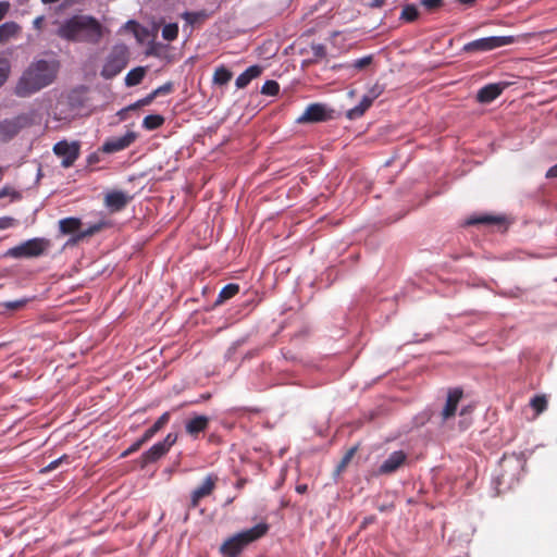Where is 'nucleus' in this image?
I'll return each mask as SVG.
<instances>
[{
    "instance_id": "obj_1",
    "label": "nucleus",
    "mask_w": 557,
    "mask_h": 557,
    "mask_svg": "<svg viewBox=\"0 0 557 557\" xmlns=\"http://www.w3.org/2000/svg\"><path fill=\"white\" fill-rule=\"evenodd\" d=\"M59 62L54 59H36L22 73L15 85V95L28 97L51 85L58 74Z\"/></svg>"
},
{
    "instance_id": "obj_2",
    "label": "nucleus",
    "mask_w": 557,
    "mask_h": 557,
    "mask_svg": "<svg viewBox=\"0 0 557 557\" xmlns=\"http://www.w3.org/2000/svg\"><path fill=\"white\" fill-rule=\"evenodd\" d=\"M58 35L66 40L96 44L102 37V26L92 16L74 15L61 24Z\"/></svg>"
},
{
    "instance_id": "obj_3",
    "label": "nucleus",
    "mask_w": 557,
    "mask_h": 557,
    "mask_svg": "<svg viewBox=\"0 0 557 557\" xmlns=\"http://www.w3.org/2000/svg\"><path fill=\"white\" fill-rule=\"evenodd\" d=\"M268 529L267 523H258L227 539L222 544L220 550L226 557H236L249 543L262 537L268 532Z\"/></svg>"
},
{
    "instance_id": "obj_4",
    "label": "nucleus",
    "mask_w": 557,
    "mask_h": 557,
    "mask_svg": "<svg viewBox=\"0 0 557 557\" xmlns=\"http://www.w3.org/2000/svg\"><path fill=\"white\" fill-rule=\"evenodd\" d=\"M40 121V116L36 110L21 113L11 119L0 122V140L8 141L16 136L22 129L29 127Z\"/></svg>"
},
{
    "instance_id": "obj_5",
    "label": "nucleus",
    "mask_w": 557,
    "mask_h": 557,
    "mask_svg": "<svg viewBox=\"0 0 557 557\" xmlns=\"http://www.w3.org/2000/svg\"><path fill=\"white\" fill-rule=\"evenodd\" d=\"M530 35H521L518 37L515 36H492V37H484L480 38L473 41H470L463 46V51L466 52H485L491 51L504 46H508L515 42L520 41L521 39L524 40Z\"/></svg>"
},
{
    "instance_id": "obj_6",
    "label": "nucleus",
    "mask_w": 557,
    "mask_h": 557,
    "mask_svg": "<svg viewBox=\"0 0 557 557\" xmlns=\"http://www.w3.org/2000/svg\"><path fill=\"white\" fill-rule=\"evenodd\" d=\"M50 247V242L46 238H32L22 244L10 248L5 256L12 258H34L44 255Z\"/></svg>"
},
{
    "instance_id": "obj_7",
    "label": "nucleus",
    "mask_w": 557,
    "mask_h": 557,
    "mask_svg": "<svg viewBox=\"0 0 557 557\" xmlns=\"http://www.w3.org/2000/svg\"><path fill=\"white\" fill-rule=\"evenodd\" d=\"M128 51L125 46H114L107 57L101 70V76L109 79L116 76L127 64Z\"/></svg>"
},
{
    "instance_id": "obj_8",
    "label": "nucleus",
    "mask_w": 557,
    "mask_h": 557,
    "mask_svg": "<svg viewBox=\"0 0 557 557\" xmlns=\"http://www.w3.org/2000/svg\"><path fill=\"white\" fill-rule=\"evenodd\" d=\"M78 141L61 140L53 146V152L62 159L61 164L63 168H70L74 164L79 156Z\"/></svg>"
},
{
    "instance_id": "obj_9",
    "label": "nucleus",
    "mask_w": 557,
    "mask_h": 557,
    "mask_svg": "<svg viewBox=\"0 0 557 557\" xmlns=\"http://www.w3.org/2000/svg\"><path fill=\"white\" fill-rule=\"evenodd\" d=\"M176 440L177 435L170 433L163 441L152 445L143 456L145 462H153L161 458L175 444Z\"/></svg>"
},
{
    "instance_id": "obj_10",
    "label": "nucleus",
    "mask_w": 557,
    "mask_h": 557,
    "mask_svg": "<svg viewBox=\"0 0 557 557\" xmlns=\"http://www.w3.org/2000/svg\"><path fill=\"white\" fill-rule=\"evenodd\" d=\"M137 138L135 132H127L121 137H113L104 141L102 145V151L106 153H114L129 147Z\"/></svg>"
},
{
    "instance_id": "obj_11",
    "label": "nucleus",
    "mask_w": 557,
    "mask_h": 557,
    "mask_svg": "<svg viewBox=\"0 0 557 557\" xmlns=\"http://www.w3.org/2000/svg\"><path fill=\"white\" fill-rule=\"evenodd\" d=\"M327 119V109L324 104L313 103L307 107L297 119L298 123L321 122Z\"/></svg>"
},
{
    "instance_id": "obj_12",
    "label": "nucleus",
    "mask_w": 557,
    "mask_h": 557,
    "mask_svg": "<svg viewBox=\"0 0 557 557\" xmlns=\"http://www.w3.org/2000/svg\"><path fill=\"white\" fill-rule=\"evenodd\" d=\"M407 459V455L403 450L393 451L380 466L377 472L380 474H391L395 472Z\"/></svg>"
},
{
    "instance_id": "obj_13",
    "label": "nucleus",
    "mask_w": 557,
    "mask_h": 557,
    "mask_svg": "<svg viewBox=\"0 0 557 557\" xmlns=\"http://www.w3.org/2000/svg\"><path fill=\"white\" fill-rule=\"evenodd\" d=\"M505 84L495 83L482 87L476 95L478 101L488 103L495 100L504 90Z\"/></svg>"
},
{
    "instance_id": "obj_14",
    "label": "nucleus",
    "mask_w": 557,
    "mask_h": 557,
    "mask_svg": "<svg viewBox=\"0 0 557 557\" xmlns=\"http://www.w3.org/2000/svg\"><path fill=\"white\" fill-rule=\"evenodd\" d=\"M461 396L462 392L459 388L449 391L445 407L442 410V418L444 421L455 416Z\"/></svg>"
},
{
    "instance_id": "obj_15",
    "label": "nucleus",
    "mask_w": 557,
    "mask_h": 557,
    "mask_svg": "<svg viewBox=\"0 0 557 557\" xmlns=\"http://www.w3.org/2000/svg\"><path fill=\"white\" fill-rule=\"evenodd\" d=\"M22 32V27L16 22L10 21L0 25V45L16 39Z\"/></svg>"
},
{
    "instance_id": "obj_16",
    "label": "nucleus",
    "mask_w": 557,
    "mask_h": 557,
    "mask_svg": "<svg viewBox=\"0 0 557 557\" xmlns=\"http://www.w3.org/2000/svg\"><path fill=\"white\" fill-rule=\"evenodd\" d=\"M128 201V197L123 191H111L104 198L106 206L113 212L122 210Z\"/></svg>"
},
{
    "instance_id": "obj_17",
    "label": "nucleus",
    "mask_w": 557,
    "mask_h": 557,
    "mask_svg": "<svg viewBox=\"0 0 557 557\" xmlns=\"http://www.w3.org/2000/svg\"><path fill=\"white\" fill-rule=\"evenodd\" d=\"M214 488V480L212 476H207L205 481L201 483L199 487L194 490L191 494V504L193 506H197L199 500L208 495L211 494V492Z\"/></svg>"
},
{
    "instance_id": "obj_18",
    "label": "nucleus",
    "mask_w": 557,
    "mask_h": 557,
    "mask_svg": "<svg viewBox=\"0 0 557 557\" xmlns=\"http://www.w3.org/2000/svg\"><path fill=\"white\" fill-rule=\"evenodd\" d=\"M262 73V67L259 65H251L247 70H245L242 74L236 78V87L242 89L245 88L249 83L257 78Z\"/></svg>"
},
{
    "instance_id": "obj_19",
    "label": "nucleus",
    "mask_w": 557,
    "mask_h": 557,
    "mask_svg": "<svg viewBox=\"0 0 557 557\" xmlns=\"http://www.w3.org/2000/svg\"><path fill=\"white\" fill-rule=\"evenodd\" d=\"M208 424L209 418L207 416H196L186 422L185 429L188 434L194 436L205 431Z\"/></svg>"
},
{
    "instance_id": "obj_20",
    "label": "nucleus",
    "mask_w": 557,
    "mask_h": 557,
    "mask_svg": "<svg viewBox=\"0 0 557 557\" xmlns=\"http://www.w3.org/2000/svg\"><path fill=\"white\" fill-rule=\"evenodd\" d=\"M372 101H370L366 96L362 97L361 101L347 111V117L350 120L361 117L364 112L372 106Z\"/></svg>"
},
{
    "instance_id": "obj_21",
    "label": "nucleus",
    "mask_w": 557,
    "mask_h": 557,
    "mask_svg": "<svg viewBox=\"0 0 557 557\" xmlns=\"http://www.w3.org/2000/svg\"><path fill=\"white\" fill-rule=\"evenodd\" d=\"M81 227V220L77 218H66L59 221L60 232L63 234H71L78 231Z\"/></svg>"
},
{
    "instance_id": "obj_22",
    "label": "nucleus",
    "mask_w": 557,
    "mask_h": 557,
    "mask_svg": "<svg viewBox=\"0 0 557 557\" xmlns=\"http://www.w3.org/2000/svg\"><path fill=\"white\" fill-rule=\"evenodd\" d=\"M170 420V413L169 412H164L156 422L154 424L149 428L145 433H144V441H149L150 438H152L154 436V434L160 430L162 429Z\"/></svg>"
},
{
    "instance_id": "obj_23",
    "label": "nucleus",
    "mask_w": 557,
    "mask_h": 557,
    "mask_svg": "<svg viewBox=\"0 0 557 557\" xmlns=\"http://www.w3.org/2000/svg\"><path fill=\"white\" fill-rule=\"evenodd\" d=\"M146 71L144 67H136L131 70L125 76V85L126 86H136L138 85L145 77Z\"/></svg>"
},
{
    "instance_id": "obj_24",
    "label": "nucleus",
    "mask_w": 557,
    "mask_h": 557,
    "mask_svg": "<svg viewBox=\"0 0 557 557\" xmlns=\"http://www.w3.org/2000/svg\"><path fill=\"white\" fill-rule=\"evenodd\" d=\"M231 78L232 72L224 66H219L214 71L212 81L215 85L223 86L226 85L231 81Z\"/></svg>"
},
{
    "instance_id": "obj_25",
    "label": "nucleus",
    "mask_w": 557,
    "mask_h": 557,
    "mask_svg": "<svg viewBox=\"0 0 557 557\" xmlns=\"http://www.w3.org/2000/svg\"><path fill=\"white\" fill-rule=\"evenodd\" d=\"M164 123V117L160 114L147 115L143 121V127L148 131L159 128Z\"/></svg>"
},
{
    "instance_id": "obj_26",
    "label": "nucleus",
    "mask_w": 557,
    "mask_h": 557,
    "mask_svg": "<svg viewBox=\"0 0 557 557\" xmlns=\"http://www.w3.org/2000/svg\"><path fill=\"white\" fill-rule=\"evenodd\" d=\"M239 290V286L237 284H228L224 286L216 299V302H223L232 297H234Z\"/></svg>"
},
{
    "instance_id": "obj_27",
    "label": "nucleus",
    "mask_w": 557,
    "mask_h": 557,
    "mask_svg": "<svg viewBox=\"0 0 557 557\" xmlns=\"http://www.w3.org/2000/svg\"><path fill=\"white\" fill-rule=\"evenodd\" d=\"M418 15V9L413 4H408L401 10L400 20L405 22H413Z\"/></svg>"
},
{
    "instance_id": "obj_28",
    "label": "nucleus",
    "mask_w": 557,
    "mask_h": 557,
    "mask_svg": "<svg viewBox=\"0 0 557 557\" xmlns=\"http://www.w3.org/2000/svg\"><path fill=\"white\" fill-rule=\"evenodd\" d=\"M11 73V63L7 58H0V87L7 82Z\"/></svg>"
},
{
    "instance_id": "obj_29",
    "label": "nucleus",
    "mask_w": 557,
    "mask_h": 557,
    "mask_svg": "<svg viewBox=\"0 0 557 557\" xmlns=\"http://www.w3.org/2000/svg\"><path fill=\"white\" fill-rule=\"evenodd\" d=\"M177 35H178V26L176 23L166 24L162 28V37L165 40L172 41L177 37Z\"/></svg>"
},
{
    "instance_id": "obj_30",
    "label": "nucleus",
    "mask_w": 557,
    "mask_h": 557,
    "mask_svg": "<svg viewBox=\"0 0 557 557\" xmlns=\"http://www.w3.org/2000/svg\"><path fill=\"white\" fill-rule=\"evenodd\" d=\"M530 406L540 414L546 409L547 400L544 396H535L531 399Z\"/></svg>"
},
{
    "instance_id": "obj_31",
    "label": "nucleus",
    "mask_w": 557,
    "mask_h": 557,
    "mask_svg": "<svg viewBox=\"0 0 557 557\" xmlns=\"http://www.w3.org/2000/svg\"><path fill=\"white\" fill-rule=\"evenodd\" d=\"M278 91L280 85L275 81H267L261 88V92L267 96H275Z\"/></svg>"
},
{
    "instance_id": "obj_32",
    "label": "nucleus",
    "mask_w": 557,
    "mask_h": 557,
    "mask_svg": "<svg viewBox=\"0 0 557 557\" xmlns=\"http://www.w3.org/2000/svg\"><path fill=\"white\" fill-rule=\"evenodd\" d=\"M372 62V55H366L360 59L354 60L348 67L360 71L370 65Z\"/></svg>"
},
{
    "instance_id": "obj_33",
    "label": "nucleus",
    "mask_w": 557,
    "mask_h": 557,
    "mask_svg": "<svg viewBox=\"0 0 557 557\" xmlns=\"http://www.w3.org/2000/svg\"><path fill=\"white\" fill-rule=\"evenodd\" d=\"M384 91V87L380 84H374L373 86H371L367 92L363 95L366 96L370 101H374L375 99H377Z\"/></svg>"
},
{
    "instance_id": "obj_34",
    "label": "nucleus",
    "mask_w": 557,
    "mask_h": 557,
    "mask_svg": "<svg viewBox=\"0 0 557 557\" xmlns=\"http://www.w3.org/2000/svg\"><path fill=\"white\" fill-rule=\"evenodd\" d=\"M10 198L11 200L18 199L21 197L20 193L15 190L12 186H3L0 189V199L2 198Z\"/></svg>"
},
{
    "instance_id": "obj_35",
    "label": "nucleus",
    "mask_w": 557,
    "mask_h": 557,
    "mask_svg": "<svg viewBox=\"0 0 557 557\" xmlns=\"http://www.w3.org/2000/svg\"><path fill=\"white\" fill-rule=\"evenodd\" d=\"M102 226H103V223H96V224H92V225H90L87 230L82 231V232L77 235L76 239H82V238H84V237L90 236V235H92V234H95V233L99 232V231L102 228Z\"/></svg>"
},
{
    "instance_id": "obj_36",
    "label": "nucleus",
    "mask_w": 557,
    "mask_h": 557,
    "mask_svg": "<svg viewBox=\"0 0 557 557\" xmlns=\"http://www.w3.org/2000/svg\"><path fill=\"white\" fill-rule=\"evenodd\" d=\"M67 461H69V457L66 455H63V456L52 460L48 466H46L42 469V472L52 471V470L57 469L61 463L67 462Z\"/></svg>"
},
{
    "instance_id": "obj_37",
    "label": "nucleus",
    "mask_w": 557,
    "mask_h": 557,
    "mask_svg": "<svg viewBox=\"0 0 557 557\" xmlns=\"http://www.w3.org/2000/svg\"><path fill=\"white\" fill-rule=\"evenodd\" d=\"M27 304V299H20L15 301H7L3 304V307L9 310H16L24 307Z\"/></svg>"
},
{
    "instance_id": "obj_38",
    "label": "nucleus",
    "mask_w": 557,
    "mask_h": 557,
    "mask_svg": "<svg viewBox=\"0 0 557 557\" xmlns=\"http://www.w3.org/2000/svg\"><path fill=\"white\" fill-rule=\"evenodd\" d=\"M154 95L151 92L150 95H148L146 98L144 99H140L138 100L136 103L129 106L126 110H129V109H136V108H139L141 106H146V104H149L153 99H154Z\"/></svg>"
},
{
    "instance_id": "obj_39",
    "label": "nucleus",
    "mask_w": 557,
    "mask_h": 557,
    "mask_svg": "<svg viewBox=\"0 0 557 557\" xmlns=\"http://www.w3.org/2000/svg\"><path fill=\"white\" fill-rule=\"evenodd\" d=\"M497 221L496 218L491 215H483L478 219H471L468 221L469 224H476V223H495Z\"/></svg>"
},
{
    "instance_id": "obj_40",
    "label": "nucleus",
    "mask_w": 557,
    "mask_h": 557,
    "mask_svg": "<svg viewBox=\"0 0 557 557\" xmlns=\"http://www.w3.org/2000/svg\"><path fill=\"white\" fill-rule=\"evenodd\" d=\"M443 3V0H422L421 4L429 10L436 9L441 7Z\"/></svg>"
},
{
    "instance_id": "obj_41",
    "label": "nucleus",
    "mask_w": 557,
    "mask_h": 557,
    "mask_svg": "<svg viewBox=\"0 0 557 557\" xmlns=\"http://www.w3.org/2000/svg\"><path fill=\"white\" fill-rule=\"evenodd\" d=\"M171 90H172V84L166 83V84L158 87L156 90H153L152 94L154 95V97H157L158 95L169 94Z\"/></svg>"
},
{
    "instance_id": "obj_42",
    "label": "nucleus",
    "mask_w": 557,
    "mask_h": 557,
    "mask_svg": "<svg viewBox=\"0 0 557 557\" xmlns=\"http://www.w3.org/2000/svg\"><path fill=\"white\" fill-rule=\"evenodd\" d=\"M14 220L10 216L0 218V230H5L13 226Z\"/></svg>"
},
{
    "instance_id": "obj_43",
    "label": "nucleus",
    "mask_w": 557,
    "mask_h": 557,
    "mask_svg": "<svg viewBox=\"0 0 557 557\" xmlns=\"http://www.w3.org/2000/svg\"><path fill=\"white\" fill-rule=\"evenodd\" d=\"M10 10V3L8 1H0V21H2Z\"/></svg>"
},
{
    "instance_id": "obj_44",
    "label": "nucleus",
    "mask_w": 557,
    "mask_h": 557,
    "mask_svg": "<svg viewBox=\"0 0 557 557\" xmlns=\"http://www.w3.org/2000/svg\"><path fill=\"white\" fill-rule=\"evenodd\" d=\"M147 441H144V435L137 440L125 453L124 455H127L129 453L136 451L144 443Z\"/></svg>"
},
{
    "instance_id": "obj_45",
    "label": "nucleus",
    "mask_w": 557,
    "mask_h": 557,
    "mask_svg": "<svg viewBox=\"0 0 557 557\" xmlns=\"http://www.w3.org/2000/svg\"><path fill=\"white\" fill-rule=\"evenodd\" d=\"M42 22H44V16H37V17L33 21V26H34L36 29H40V28H41V25H42Z\"/></svg>"
},
{
    "instance_id": "obj_46",
    "label": "nucleus",
    "mask_w": 557,
    "mask_h": 557,
    "mask_svg": "<svg viewBox=\"0 0 557 557\" xmlns=\"http://www.w3.org/2000/svg\"><path fill=\"white\" fill-rule=\"evenodd\" d=\"M546 177H557V164L547 171Z\"/></svg>"
},
{
    "instance_id": "obj_47",
    "label": "nucleus",
    "mask_w": 557,
    "mask_h": 557,
    "mask_svg": "<svg viewBox=\"0 0 557 557\" xmlns=\"http://www.w3.org/2000/svg\"><path fill=\"white\" fill-rule=\"evenodd\" d=\"M352 454H354V449H351L348 454H346V456L342 460L341 467H345L349 462Z\"/></svg>"
},
{
    "instance_id": "obj_48",
    "label": "nucleus",
    "mask_w": 557,
    "mask_h": 557,
    "mask_svg": "<svg viewBox=\"0 0 557 557\" xmlns=\"http://www.w3.org/2000/svg\"><path fill=\"white\" fill-rule=\"evenodd\" d=\"M296 491L299 493V494H302L307 491V485L306 484H300V485H297L296 486Z\"/></svg>"
},
{
    "instance_id": "obj_49",
    "label": "nucleus",
    "mask_w": 557,
    "mask_h": 557,
    "mask_svg": "<svg viewBox=\"0 0 557 557\" xmlns=\"http://www.w3.org/2000/svg\"><path fill=\"white\" fill-rule=\"evenodd\" d=\"M384 0H373L372 5L373 7H381L383 5Z\"/></svg>"
},
{
    "instance_id": "obj_50",
    "label": "nucleus",
    "mask_w": 557,
    "mask_h": 557,
    "mask_svg": "<svg viewBox=\"0 0 557 557\" xmlns=\"http://www.w3.org/2000/svg\"><path fill=\"white\" fill-rule=\"evenodd\" d=\"M458 1H459L460 3L471 5V4H473L476 0H458Z\"/></svg>"
},
{
    "instance_id": "obj_51",
    "label": "nucleus",
    "mask_w": 557,
    "mask_h": 557,
    "mask_svg": "<svg viewBox=\"0 0 557 557\" xmlns=\"http://www.w3.org/2000/svg\"><path fill=\"white\" fill-rule=\"evenodd\" d=\"M54 116H55V119H58V120H62V119H63L62 116H58V115H57V113H54Z\"/></svg>"
},
{
    "instance_id": "obj_52",
    "label": "nucleus",
    "mask_w": 557,
    "mask_h": 557,
    "mask_svg": "<svg viewBox=\"0 0 557 557\" xmlns=\"http://www.w3.org/2000/svg\"><path fill=\"white\" fill-rule=\"evenodd\" d=\"M2 287V284H0V288Z\"/></svg>"
}]
</instances>
